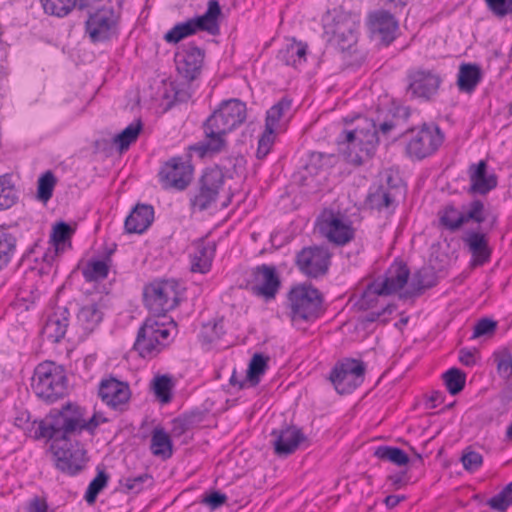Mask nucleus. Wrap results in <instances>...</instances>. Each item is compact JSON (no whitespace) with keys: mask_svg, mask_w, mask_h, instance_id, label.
Returning a JSON list of instances; mask_svg holds the SVG:
<instances>
[{"mask_svg":"<svg viewBox=\"0 0 512 512\" xmlns=\"http://www.w3.org/2000/svg\"><path fill=\"white\" fill-rule=\"evenodd\" d=\"M70 311L66 306H56L48 316L43 334L53 343L60 342L66 335L70 323Z\"/></svg>","mask_w":512,"mask_h":512,"instance_id":"b1692460","label":"nucleus"},{"mask_svg":"<svg viewBox=\"0 0 512 512\" xmlns=\"http://www.w3.org/2000/svg\"><path fill=\"white\" fill-rule=\"evenodd\" d=\"M18 238L14 231L0 228V272L5 269L17 251Z\"/></svg>","mask_w":512,"mask_h":512,"instance_id":"72a5a7b5","label":"nucleus"},{"mask_svg":"<svg viewBox=\"0 0 512 512\" xmlns=\"http://www.w3.org/2000/svg\"><path fill=\"white\" fill-rule=\"evenodd\" d=\"M205 52L194 43L184 45L175 54L178 74L187 82L196 80L202 71Z\"/></svg>","mask_w":512,"mask_h":512,"instance_id":"412c9836","label":"nucleus"},{"mask_svg":"<svg viewBox=\"0 0 512 512\" xmlns=\"http://www.w3.org/2000/svg\"><path fill=\"white\" fill-rule=\"evenodd\" d=\"M225 184V175L219 166L205 168L189 196V207L193 212L210 209L218 200Z\"/></svg>","mask_w":512,"mask_h":512,"instance_id":"1a4fd4ad","label":"nucleus"},{"mask_svg":"<svg viewBox=\"0 0 512 512\" xmlns=\"http://www.w3.org/2000/svg\"><path fill=\"white\" fill-rule=\"evenodd\" d=\"M339 145H346L343 149L347 162L354 166H361L372 158L379 144L378 130L372 120L364 119L362 125L353 130H343L338 138Z\"/></svg>","mask_w":512,"mask_h":512,"instance_id":"20e7f679","label":"nucleus"},{"mask_svg":"<svg viewBox=\"0 0 512 512\" xmlns=\"http://www.w3.org/2000/svg\"><path fill=\"white\" fill-rule=\"evenodd\" d=\"M405 153L412 160H423L435 154L442 146L445 135L435 123H423L405 131Z\"/></svg>","mask_w":512,"mask_h":512,"instance_id":"0eeeda50","label":"nucleus"},{"mask_svg":"<svg viewBox=\"0 0 512 512\" xmlns=\"http://www.w3.org/2000/svg\"><path fill=\"white\" fill-rule=\"evenodd\" d=\"M55 185V175L50 170L43 173L37 182V198L43 202H47L53 195Z\"/></svg>","mask_w":512,"mask_h":512,"instance_id":"603ef678","label":"nucleus"},{"mask_svg":"<svg viewBox=\"0 0 512 512\" xmlns=\"http://www.w3.org/2000/svg\"><path fill=\"white\" fill-rule=\"evenodd\" d=\"M496 327V321L489 318H482L475 324L472 338L475 339L484 335L492 334L496 330Z\"/></svg>","mask_w":512,"mask_h":512,"instance_id":"0e129e2a","label":"nucleus"},{"mask_svg":"<svg viewBox=\"0 0 512 512\" xmlns=\"http://www.w3.org/2000/svg\"><path fill=\"white\" fill-rule=\"evenodd\" d=\"M443 379L448 392L457 395L465 387L466 374L458 368H450L443 374Z\"/></svg>","mask_w":512,"mask_h":512,"instance_id":"3c124183","label":"nucleus"},{"mask_svg":"<svg viewBox=\"0 0 512 512\" xmlns=\"http://www.w3.org/2000/svg\"><path fill=\"white\" fill-rule=\"evenodd\" d=\"M331 156H327L320 152H312L304 166L310 175H317L320 171L325 170L330 164Z\"/></svg>","mask_w":512,"mask_h":512,"instance_id":"6e6d98bb","label":"nucleus"},{"mask_svg":"<svg viewBox=\"0 0 512 512\" xmlns=\"http://www.w3.org/2000/svg\"><path fill=\"white\" fill-rule=\"evenodd\" d=\"M489 506L499 512H505L512 504V482H509L499 493L489 501Z\"/></svg>","mask_w":512,"mask_h":512,"instance_id":"5fc2aeb1","label":"nucleus"},{"mask_svg":"<svg viewBox=\"0 0 512 512\" xmlns=\"http://www.w3.org/2000/svg\"><path fill=\"white\" fill-rule=\"evenodd\" d=\"M485 212L483 201L480 199L471 201L468 205V210L464 212V224L472 221L481 225L486 220Z\"/></svg>","mask_w":512,"mask_h":512,"instance_id":"4d7b16f0","label":"nucleus"},{"mask_svg":"<svg viewBox=\"0 0 512 512\" xmlns=\"http://www.w3.org/2000/svg\"><path fill=\"white\" fill-rule=\"evenodd\" d=\"M365 365L361 360L344 359L337 362L328 379L339 394L353 392L364 381Z\"/></svg>","mask_w":512,"mask_h":512,"instance_id":"dca6fc26","label":"nucleus"},{"mask_svg":"<svg viewBox=\"0 0 512 512\" xmlns=\"http://www.w3.org/2000/svg\"><path fill=\"white\" fill-rule=\"evenodd\" d=\"M461 239L471 255V266L480 267L490 262L493 249L489 244L488 233L481 226L465 230Z\"/></svg>","mask_w":512,"mask_h":512,"instance_id":"aec40b11","label":"nucleus"},{"mask_svg":"<svg viewBox=\"0 0 512 512\" xmlns=\"http://www.w3.org/2000/svg\"><path fill=\"white\" fill-rule=\"evenodd\" d=\"M202 412L185 413L171 421L170 436L173 438H180L185 435L189 430L200 424L203 420Z\"/></svg>","mask_w":512,"mask_h":512,"instance_id":"c9c22d12","label":"nucleus"},{"mask_svg":"<svg viewBox=\"0 0 512 512\" xmlns=\"http://www.w3.org/2000/svg\"><path fill=\"white\" fill-rule=\"evenodd\" d=\"M272 435L275 436L273 443L275 453L280 456L292 454L299 444L306 440L301 429L296 426H286L280 430H273Z\"/></svg>","mask_w":512,"mask_h":512,"instance_id":"a878e982","label":"nucleus"},{"mask_svg":"<svg viewBox=\"0 0 512 512\" xmlns=\"http://www.w3.org/2000/svg\"><path fill=\"white\" fill-rule=\"evenodd\" d=\"M275 131L276 130L274 129L265 127L264 132L258 140V148L256 152L258 159H263L270 152L275 139Z\"/></svg>","mask_w":512,"mask_h":512,"instance_id":"052dcab7","label":"nucleus"},{"mask_svg":"<svg viewBox=\"0 0 512 512\" xmlns=\"http://www.w3.org/2000/svg\"><path fill=\"white\" fill-rule=\"evenodd\" d=\"M31 386L39 399L52 404L66 395L67 377L60 366L45 361L36 366Z\"/></svg>","mask_w":512,"mask_h":512,"instance_id":"423d86ee","label":"nucleus"},{"mask_svg":"<svg viewBox=\"0 0 512 512\" xmlns=\"http://www.w3.org/2000/svg\"><path fill=\"white\" fill-rule=\"evenodd\" d=\"M154 220V208L149 204H137L126 217L124 229L129 234H142Z\"/></svg>","mask_w":512,"mask_h":512,"instance_id":"c85d7f7f","label":"nucleus"},{"mask_svg":"<svg viewBox=\"0 0 512 512\" xmlns=\"http://www.w3.org/2000/svg\"><path fill=\"white\" fill-rule=\"evenodd\" d=\"M395 14L386 9H377L367 16V27L371 36L380 39L385 46H389L397 38L399 21Z\"/></svg>","mask_w":512,"mask_h":512,"instance_id":"6ab92c4d","label":"nucleus"},{"mask_svg":"<svg viewBox=\"0 0 512 512\" xmlns=\"http://www.w3.org/2000/svg\"><path fill=\"white\" fill-rule=\"evenodd\" d=\"M331 253L325 246L303 247L295 256L297 269L306 277L317 279L327 274Z\"/></svg>","mask_w":512,"mask_h":512,"instance_id":"f3484780","label":"nucleus"},{"mask_svg":"<svg viewBox=\"0 0 512 512\" xmlns=\"http://www.w3.org/2000/svg\"><path fill=\"white\" fill-rule=\"evenodd\" d=\"M98 396L110 408L122 410L130 399L131 391L129 384L114 376L103 378L98 387Z\"/></svg>","mask_w":512,"mask_h":512,"instance_id":"5701e85b","label":"nucleus"},{"mask_svg":"<svg viewBox=\"0 0 512 512\" xmlns=\"http://www.w3.org/2000/svg\"><path fill=\"white\" fill-rule=\"evenodd\" d=\"M142 130V123L140 120L132 122L119 134L115 135L112 139L119 152H124L129 149L130 145L134 143Z\"/></svg>","mask_w":512,"mask_h":512,"instance_id":"ea45409f","label":"nucleus"},{"mask_svg":"<svg viewBox=\"0 0 512 512\" xmlns=\"http://www.w3.org/2000/svg\"><path fill=\"white\" fill-rule=\"evenodd\" d=\"M40 2L47 15L58 18L66 17L75 8L78 9L77 0H40Z\"/></svg>","mask_w":512,"mask_h":512,"instance_id":"79ce46f5","label":"nucleus"},{"mask_svg":"<svg viewBox=\"0 0 512 512\" xmlns=\"http://www.w3.org/2000/svg\"><path fill=\"white\" fill-rule=\"evenodd\" d=\"M120 14L112 5L94 8L88 12L85 34L93 44L109 42L119 34Z\"/></svg>","mask_w":512,"mask_h":512,"instance_id":"f8f14e48","label":"nucleus"},{"mask_svg":"<svg viewBox=\"0 0 512 512\" xmlns=\"http://www.w3.org/2000/svg\"><path fill=\"white\" fill-rule=\"evenodd\" d=\"M489 10L498 17L512 14V0H485Z\"/></svg>","mask_w":512,"mask_h":512,"instance_id":"e2e57ef3","label":"nucleus"},{"mask_svg":"<svg viewBox=\"0 0 512 512\" xmlns=\"http://www.w3.org/2000/svg\"><path fill=\"white\" fill-rule=\"evenodd\" d=\"M216 246L213 242H205L203 239L194 243V252L190 254L191 271L206 274L211 270L215 256Z\"/></svg>","mask_w":512,"mask_h":512,"instance_id":"c756f323","label":"nucleus"},{"mask_svg":"<svg viewBox=\"0 0 512 512\" xmlns=\"http://www.w3.org/2000/svg\"><path fill=\"white\" fill-rule=\"evenodd\" d=\"M406 95L410 100L432 102L442 84L441 76L433 69L411 68L406 74Z\"/></svg>","mask_w":512,"mask_h":512,"instance_id":"ddd939ff","label":"nucleus"},{"mask_svg":"<svg viewBox=\"0 0 512 512\" xmlns=\"http://www.w3.org/2000/svg\"><path fill=\"white\" fill-rule=\"evenodd\" d=\"M360 17L350 12H338L325 27L328 41L340 51L350 50L358 41Z\"/></svg>","mask_w":512,"mask_h":512,"instance_id":"2eb2a0df","label":"nucleus"},{"mask_svg":"<svg viewBox=\"0 0 512 512\" xmlns=\"http://www.w3.org/2000/svg\"><path fill=\"white\" fill-rule=\"evenodd\" d=\"M379 186H382L388 192L394 194L396 198L405 192V187L402 183V180L393 174H387L385 181Z\"/></svg>","mask_w":512,"mask_h":512,"instance_id":"69168bd1","label":"nucleus"},{"mask_svg":"<svg viewBox=\"0 0 512 512\" xmlns=\"http://www.w3.org/2000/svg\"><path fill=\"white\" fill-rule=\"evenodd\" d=\"M496 362L497 373L504 379H509L512 376V353L509 349L505 348L493 354Z\"/></svg>","mask_w":512,"mask_h":512,"instance_id":"864d4df0","label":"nucleus"},{"mask_svg":"<svg viewBox=\"0 0 512 512\" xmlns=\"http://www.w3.org/2000/svg\"><path fill=\"white\" fill-rule=\"evenodd\" d=\"M461 461L466 470L473 471L481 466L483 458L480 453L469 451L462 456Z\"/></svg>","mask_w":512,"mask_h":512,"instance_id":"338daca9","label":"nucleus"},{"mask_svg":"<svg viewBox=\"0 0 512 512\" xmlns=\"http://www.w3.org/2000/svg\"><path fill=\"white\" fill-rule=\"evenodd\" d=\"M227 501V496L219 491L206 492L201 499V503L207 506L210 510H216L223 506Z\"/></svg>","mask_w":512,"mask_h":512,"instance_id":"680f3d73","label":"nucleus"},{"mask_svg":"<svg viewBox=\"0 0 512 512\" xmlns=\"http://www.w3.org/2000/svg\"><path fill=\"white\" fill-rule=\"evenodd\" d=\"M18 200V193L9 174L0 176V210L12 207Z\"/></svg>","mask_w":512,"mask_h":512,"instance_id":"49530a36","label":"nucleus"},{"mask_svg":"<svg viewBox=\"0 0 512 512\" xmlns=\"http://www.w3.org/2000/svg\"><path fill=\"white\" fill-rule=\"evenodd\" d=\"M439 222L445 229L455 232L464 225V212L452 203L447 204L439 212Z\"/></svg>","mask_w":512,"mask_h":512,"instance_id":"58836bf2","label":"nucleus"},{"mask_svg":"<svg viewBox=\"0 0 512 512\" xmlns=\"http://www.w3.org/2000/svg\"><path fill=\"white\" fill-rule=\"evenodd\" d=\"M24 512H48V504L45 499L34 497L27 503Z\"/></svg>","mask_w":512,"mask_h":512,"instance_id":"774afa93","label":"nucleus"},{"mask_svg":"<svg viewBox=\"0 0 512 512\" xmlns=\"http://www.w3.org/2000/svg\"><path fill=\"white\" fill-rule=\"evenodd\" d=\"M321 292L311 284H297L287 293L285 308L291 324L297 329H304L305 324L317 320L322 311Z\"/></svg>","mask_w":512,"mask_h":512,"instance_id":"7ed1b4c3","label":"nucleus"},{"mask_svg":"<svg viewBox=\"0 0 512 512\" xmlns=\"http://www.w3.org/2000/svg\"><path fill=\"white\" fill-rule=\"evenodd\" d=\"M246 118L245 102L237 98L222 101L203 122V140L190 146V149L201 158L221 153L227 147V134L240 127Z\"/></svg>","mask_w":512,"mask_h":512,"instance_id":"f03ea898","label":"nucleus"},{"mask_svg":"<svg viewBox=\"0 0 512 512\" xmlns=\"http://www.w3.org/2000/svg\"><path fill=\"white\" fill-rule=\"evenodd\" d=\"M172 447L171 436L162 427L154 428L150 444L152 454L163 460L169 459L173 454Z\"/></svg>","mask_w":512,"mask_h":512,"instance_id":"f704fd0d","label":"nucleus"},{"mask_svg":"<svg viewBox=\"0 0 512 512\" xmlns=\"http://www.w3.org/2000/svg\"><path fill=\"white\" fill-rule=\"evenodd\" d=\"M321 230L330 242L338 246H343L354 238L351 224L334 215L323 221Z\"/></svg>","mask_w":512,"mask_h":512,"instance_id":"cd10ccee","label":"nucleus"},{"mask_svg":"<svg viewBox=\"0 0 512 512\" xmlns=\"http://www.w3.org/2000/svg\"><path fill=\"white\" fill-rule=\"evenodd\" d=\"M103 310L99 303L89 302L82 305L76 314L77 324L85 333L93 332L103 320Z\"/></svg>","mask_w":512,"mask_h":512,"instance_id":"7c9ffc66","label":"nucleus"},{"mask_svg":"<svg viewBox=\"0 0 512 512\" xmlns=\"http://www.w3.org/2000/svg\"><path fill=\"white\" fill-rule=\"evenodd\" d=\"M410 116V112L406 108H398L397 113H394L391 119H387L379 125L378 132L386 135L393 129L397 128L401 122H406Z\"/></svg>","mask_w":512,"mask_h":512,"instance_id":"13d9d810","label":"nucleus"},{"mask_svg":"<svg viewBox=\"0 0 512 512\" xmlns=\"http://www.w3.org/2000/svg\"><path fill=\"white\" fill-rule=\"evenodd\" d=\"M171 88L173 91L172 104L186 103L192 97L191 82H173Z\"/></svg>","mask_w":512,"mask_h":512,"instance_id":"bf43d9fd","label":"nucleus"},{"mask_svg":"<svg viewBox=\"0 0 512 512\" xmlns=\"http://www.w3.org/2000/svg\"><path fill=\"white\" fill-rule=\"evenodd\" d=\"M73 234V229L66 222H58L52 230L50 240L46 241L48 245L58 254L64 250L66 241Z\"/></svg>","mask_w":512,"mask_h":512,"instance_id":"37998d69","label":"nucleus"},{"mask_svg":"<svg viewBox=\"0 0 512 512\" xmlns=\"http://www.w3.org/2000/svg\"><path fill=\"white\" fill-rule=\"evenodd\" d=\"M371 208L378 211L388 209L390 207L395 208L396 197L391 192H388L382 186H377L375 190L371 191L367 198Z\"/></svg>","mask_w":512,"mask_h":512,"instance_id":"a18cd8bd","label":"nucleus"},{"mask_svg":"<svg viewBox=\"0 0 512 512\" xmlns=\"http://www.w3.org/2000/svg\"><path fill=\"white\" fill-rule=\"evenodd\" d=\"M50 412L63 421L66 433L81 435L83 432H87L93 436L100 424L108 421L98 413L89 415L86 407L71 401L62 405L61 408H52Z\"/></svg>","mask_w":512,"mask_h":512,"instance_id":"9b49d317","label":"nucleus"},{"mask_svg":"<svg viewBox=\"0 0 512 512\" xmlns=\"http://www.w3.org/2000/svg\"><path fill=\"white\" fill-rule=\"evenodd\" d=\"M251 292L269 301L276 297L281 288V279L276 266L261 264L251 270Z\"/></svg>","mask_w":512,"mask_h":512,"instance_id":"a211bd4d","label":"nucleus"},{"mask_svg":"<svg viewBox=\"0 0 512 512\" xmlns=\"http://www.w3.org/2000/svg\"><path fill=\"white\" fill-rule=\"evenodd\" d=\"M308 45L301 41L293 39L292 42L286 44L277 54V59L287 66L297 68L306 62Z\"/></svg>","mask_w":512,"mask_h":512,"instance_id":"2f4dec72","label":"nucleus"},{"mask_svg":"<svg viewBox=\"0 0 512 512\" xmlns=\"http://www.w3.org/2000/svg\"><path fill=\"white\" fill-rule=\"evenodd\" d=\"M482 80V71L478 64L463 63L459 67L457 86L461 92L472 93Z\"/></svg>","mask_w":512,"mask_h":512,"instance_id":"473e14b6","label":"nucleus"},{"mask_svg":"<svg viewBox=\"0 0 512 512\" xmlns=\"http://www.w3.org/2000/svg\"><path fill=\"white\" fill-rule=\"evenodd\" d=\"M268 358L264 357L260 353H255L250 360L247 369L246 381L250 383V386H256L260 382V377L267 369Z\"/></svg>","mask_w":512,"mask_h":512,"instance_id":"8fccbe9b","label":"nucleus"},{"mask_svg":"<svg viewBox=\"0 0 512 512\" xmlns=\"http://www.w3.org/2000/svg\"><path fill=\"white\" fill-rule=\"evenodd\" d=\"M471 194L485 195L497 186V177L494 174H487V163L484 160L477 164H471L468 169Z\"/></svg>","mask_w":512,"mask_h":512,"instance_id":"393cba45","label":"nucleus"},{"mask_svg":"<svg viewBox=\"0 0 512 512\" xmlns=\"http://www.w3.org/2000/svg\"><path fill=\"white\" fill-rule=\"evenodd\" d=\"M292 100L282 97L266 112L265 127L276 130L283 115L291 109Z\"/></svg>","mask_w":512,"mask_h":512,"instance_id":"c03bdc74","label":"nucleus"},{"mask_svg":"<svg viewBox=\"0 0 512 512\" xmlns=\"http://www.w3.org/2000/svg\"><path fill=\"white\" fill-rule=\"evenodd\" d=\"M380 296L385 295L380 289L379 280H375L367 285L360 298L357 300L356 305L360 310L371 309L375 307Z\"/></svg>","mask_w":512,"mask_h":512,"instance_id":"de8ad7c7","label":"nucleus"},{"mask_svg":"<svg viewBox=\"0 0 512 512\" xmlns=\"http://www.w3.org/2000/svg\"><path fill=\"white\" fill-rule=\"evenodd\" d=\"M112 260L91 259L82 269V275L87 282H98L107 278Z\"/></svg>","mask_w":512,"mask_h":512,"instance_id":"4c0bfd02","label":"nucleus"},{"mask_svg":"<svg viewBox=\"0 0 512 512\" xmlns=\"http://www.w3.org/2000/svg\"><path fill=\"white\" fill-rule=\"evenodd\" d=\"M174 330V321L166 323L156 317H148L138 329L133 348L142 358H153L172 341Z\"/></svg>","mask_w":512,"mask_h":512,"instance_id":"39448f33","label":"nucleus"},{"mask_svg":"<svg viewBox=\"0 0 512 512\" xmlns=\"http://www.w3.org/2000/svg\"><path fill=\"white\" fill-rule=\"evenodd\" d=\"M172 389L173 381L169 375L156 376L152 381V390L162 404H167L171 401Z\"/></svg>","mask_w":512,"mask_h":512,"instance_id":"09e8293b","label":"nucleus"},{"mask_svg":"<svg viewBox=\"0 0 512 512\" xmlns=\"http://www.w3.org/2000/svg\"><path fill=\"white\" fill-rule=\"evenodd\" d=\"M194 167L190 155H177L165 161L158 171V180L164 190L184 191L192 182Z\"/></svg>","mask_w":512,"mask_h":512,"instance_id":"4468645a","label":"nucleus"},{"mask_svg":"<svg viewBox=\"0 0 512 512\" xmlns=\"http://www.w3.org/2000/svg\"><path fill=\"white\" fill-rule=\"evenodd\" d=\"M63 421L49 413L38 422L33 432L36 440L51 442L56 468L69 477L77 476L88 463L87 451L78 441L80 434L66 433Z\"/></svg>","mask_w":512,"mask_h":512,"instance_id":"f257e3e1","label":"nucleus"},{"mask_svg":"<svg viewBox=\"0 0 512 512\" xmlns=\"http://www.w3.org/2000/svg\"><path fill=\"white\" fill-rule=\"evenodd\" d=\"M221 7L217 0H209L206 12L201 16L188 19L185 22L176 23L164 35V40L170 44H177L181 40L196 34L198 31H206L211 35L219 32L218 17Z\"/></svg>","mask_w":512,"mask_h":512,"instance_id":"6e6552de","label":"nucleus"},{"mask_svg":"<svg viewBox=\"0 0 512 512\" xmlns=\"http://www.w3.org/2000/svg\"><path fill=\"white\" fill-rule=\"evenodd\" d=\"M374 456L379 460L390 462L397 466H404L409 463L408 454L399 447L381 445L374 451Z\"/></svg>","mask_w":512,"mask_h":512,"instance_id":"a19ab883","label":"nucleus"},{"mask_svg":"<svg viewBox=\"0 0 512 512\" xmlns=\"http://www.w3.org/2000/svg\"><path fill=\"white\" fill-rule=\"evenodd\" d=\"M58 255L45 240L39 238L23 253L20 262L43 275L50 272Z\"/></svg>","mask_w":512,"mask_h":512,"instance_id":"4be33fe9","label":"nucleus"},{"mask_svg":"<svg viewBox=\"0 0 512 512\" xmlns=\"http://www.w3.org/2000/svg\"><path fill=\"white\" fill-rule=\"evenodd\" d=\"M410 270L406 263L394 261L385 273L384 279L379 280L380 289L384 295H391L402 289L408 282Z\"/></svg>","mask_w":512,"mask_h":512,"instance_id":"bb28decb","label":"nucleus"},{"mask_svg":"<svg viewBox=\"0 0 512 512\" xmlns=\"http://www.w3.org/2000/svg\"><path fill=\"white\" fill-rule=\"evenodd\" d=\"M436 285L435 274L429 268L417 270L410 282V290L407 293L410 296H419L425 289Z\"/></svg>","mask_w":512,"mask_h":512,"instance_id":"e433bc0d","label":"nucleus"},{"mask_svg":"<svg viewBox=\"0 0 512 512\" xmlns=\"http://www.w3.org/2000/svg\"><path fill=\"white\" fill-rule=\"evenodd\" d=\"M145 307L155 316H165L180 302V285L176 280H154L143 287Z\"/></svg>","mask_w":512,"mask_h":512,"instance_id":"9d476101","label":"nucleus"}]
</instances>
